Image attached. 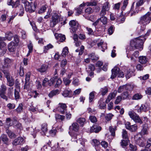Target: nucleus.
I'll use <instances>...</instances> for the list:
<instances>
[{
    "label": "nucleus",
    "mask_w": 151,
    "mask_h": 151,
    "mask_svg": "<svg viewBox=\"0 0 151 151\" xmlns=\"http://www.w3.org/2000/svg\"><path fill=\"white\" fill-rule=\"evenodd\" d=\"M146 38L142 36L132 40L130 42V50H133L135 49L142 50L143 49L144 42Z\"/></svg>",
    "instance_id": "f257e3e1"
},
{
    "label": "nucleus",
    "mask_w": 151,
    "mask_h": 151,
    "mask_svg": "<svg viewBox=\"0 0 151 151\" xmlns=\"http://www.w3.org/2000/svg\"><path fill=\"white\" fill-rule=\"evenodd\" d=\"M151 20V12H148L140 18L138 23L140 26V32H142L145 29L146 25L150 23Z\"/></svg>",
    "instance_id": "f03ea898"
},
{
    "label": "nucleus",
    "mask_w": 151,
    "mask_h": 151,
    "mask_svg": "<svg viewBox=\"0 0 151 151\" xmlns=\"http://www.w3.org/2000/svg\"><path fill=\"white\" fill-rule=\"evenodd\" d=\"M63 20L61 16L56 13L55 11L53 12V14L51 20L50 21V26L53 27L59 22Z\"/></svg>",
    "instance_id": "7ed1b4c3"
},
{
    "label": "nucleus",
    "mask_w": 151,
    "mask_h": 151,
    "mask_svg": "<svg viewBox=\"0 0 151 151\" xmlns=\"http://www.w3.org/2000/svg\"><path fill=\"white\" fill-rule=\"evenodd\" d=\"M14 60L13 59L8 58H5L3 61L4 64L1 67V70L3 72L4 70L9 71L8 68L13 64Z\"/></svg>",
    "instance_id": "20e7f679"
},
{
    "label": "nucleus",
    "mask_w": 151,
    "mask_h": 151,
    "mask_svg": "<svg viewBox=\"0 0 151 151\" xmlns=\"http://www.w3.org/2000/svg\"><path fill=\"white\" fill-rule=\"evenodd\" d=\"M112 74L110 78L113 79L117 76L119 77L123 78L124 76V74L122 71H120L119 68L117 67H114L111 70Z\"/></svg>",
    "instance_id": "39448f33"
},
{
    "label": "nucleus",
    "mask_w": 151,
    "mask_h": 151,
    "mask_svg": "<svg viewBox=\"0 0 151 151\" xmlns=\"http://www.w3.org/2000/svg\"><path fill=\"white\" fill-rule=\"evenodd\" d=\"M3 73L4 74V76L6 78L7 85L9 86L12 87L14 84V79L10 75L9 71H6L4 70Z\"/></svg>",
    "instance_id": "423d86ee"
},
{
    "label": "nucleus",
    "mask_w": 151,
    "mask_h": 151,
    "mask_svg": "<svg viewBox=\"0 0 151 151\" xmlns=\"http://www.w3.org/2000/svg\"><path fill=\"white\" fill-rule=\"evenodd\" d=\"M128 114L130 118L133 120L136 123L142 124L143 122L139 116L133 111H130L129 112Z\"/></svg>",
    "instance_id": "0eeeda50"
},
{
    "label": "nucleus",
    "mask_w": 151,
    "mask_h": 151,
    "mask_svg": "<svg viewBox=\"0 0 151 151\" xmlns=\"http://www.w3.org/2000/svg\"><path fill=\"white\" fill-rule=\"evenodd\" d=\"M22 2L24 4L26 11L29 12H32L35 10V3L33 5H32V2L29 3L27 1L25 0H22Z\"/></svg>",
    "instance_id": "6e6552de"
},
{
    "label": "nucleus",
    "mask_w": 151,
    "mask_h": 151,
    "mask_svg": "<svg viewBox=\"0 0 151 151\" xmlns=\"http://www.w3.org/2000/svg\"><path fill=\"white\" fill-rule=\"evenodd\" d=\"M50 86H51L55 82V87L56 88L58 87L61 84L62 81L61 79L58 78L57 76H55L51 78L50 80Z\"/></svg>",
    "instance_id": "1a4fd4ad"
},
{
    "label": "nucleus",
    "mask_w": 151,
    "mask_h": 151,
    "mask_svg": "<svg viewBox=\"0 0 151 151\" xmlns=\"http://www.w3.org/2000/svg\"><path fill=\"white\" fill-rule=\"evenodd\" d=\"M6 89V86L4 84H2L0 87V96L6 101L8 100V97L5 95Z\"/></svg>",
    "instance_id": "9d476101"
},
{
    "label": "nucleus",
    "mask_w": 151,
    "mask_h": 151,
    "mask_svg": "<svg viewBox=\"0 0 151 151\" xmlns=\"http://www.w3.org/2000/svg\"><path fill=\"white\" fill-rule=\"evenodd\" d=\"M69 24L70 27V29L71 33H74L77 30L78 26V24L77 22L72 20L70 22Z\"/></svg>",
    "instance_id": "9b49d317"
},
{
    "label": "nucleus",
    "mask_w": 151,
    "mask_h": 151,
    "mask_svg": "<svg viewBox=\"0 0 151 151\" xmlns=\"http://www.w3.org/2000/svg\"><path fill=\"white\" fill-rule=\"evenodd\" d=\"M144 2H145V0H139L137 2L136 4V11H134L133 12H132V6L131 10L129 13L130 14V16L134 15L137 13H138V7L144 4Z\"/></svg>",
    "instance_id": "f8f14e48"
},
{
    "label": "nucleus",
    "mask_w": 151,
    "mask_h": 151,
    "mask_svg": "<svg viewBox=\"0 0 151 151\" xmlns=\"http://www.w3.org/2000/svg\"><path fill=\"white\" fill-rule=\"evenodd\" d=\"M126 128L132 132H134L137 131L138 129V126L136 124L131 125L129 122H127L125 124Z\"/></svg>",
    "instance_id": "ddd939ff"
},
{
    "label": "nucleus",
    "mask_w": 151,
    "mask_h": 151,
    "mask_svg": "<svg viewBox=\"0 0 151 151\" xmlns=\"http://www.w3.org/2000/svg\"><path fill=\"white\" fill-rule=\"evenodd\" d=\"M109 3L108 2H106L104 3L102 6L101 10L100 13L101 16L104 15L106 13V11H108L109 9Z\"/></svg>",
    "instance_id": "4468645a"
},
{
    "label": "nucleus",
    "mask_w": 151,
    "mask_h": 151,
    "mask_svg": "<svg viewBox=\"0 0 151 151\" xmlns=\"http://www.w3.org/2000/svg\"><path fill=\"white\" fill-rule=\"evenodd\" d=\"M67 106L65 104L60 103L59 104L58 107V110L61 114H64L66 110Z\"/></svg>",
    "instance_id": "2eb2a0df"
},
{
    "label": "nucleus",
    "mask_w": 151,
    "mask_h": 151,
    "mask_svg": "<svg viewBox=\"0 0 151 151\" xmlns=\"http://www.w3.org/2000/svg\"><path fill=\"white\" fill-rule=\"evenodd\" d=\"M30 73L29 72L27 73L25 75V82L24 86V88L26 90L29 88V81L30 79Z\"/></svg>",
    "instance_id": "dca6fc26"
},
{
    "label": "nucleus",
    "mask_w": 151,
    "mask_h": 151,
    "mask_svg": "<svg viewBox=\"0 0 151 151\" xmlns=\"http://www.w3.org/2000/svg\"><path fill=\"white\" fill-rule=\"evenodd\" d=\"M16 44L14 42H11L8 45V49L10 52H14L16 51Z\"/></svg>",
    "instance_id": "f3484780"
},
{
    "label": "nucleus",
    "mask_w": 151,
    "mask_h": 151,
    "mask_svg": "<svg viewBox=\"0 0 151 151\" xmlns=\"http://www.w3.org/2000/svg\"><path fill=\"white\" fill-rule=\"evenodd\" d=\"M97 45L99 48L101 50L104 52L105 49H106L107 47V44L106 43H104L102 40H101L99 42L97 43Z\"/></svg>",
    "instance_id": "a211bd4d"
},
{
    "label": "nucleus",
    "mask_w": 151,
    "mask_h": 151,
    "mask_svg": "<svg viewBox=\"0 0 151 151\" xmlns=\"http://www.w3.org/2000/svg\"><path fill=\"white\" fill-rule=\"evenodd\" d=\"M101 129V127L94 124L91 127L90 132L91 133L95 132L96 133L99 132Z\"/></svg>",
    "instance_id": "6ab92c4d"
},
{
    "label": "nucleus",
    "mask_w": 151,
    "mask_h": 151,
    "mask_svg": "<svg viewBox=\"0 0 151 151\" xmlns=\"http://www.w3.org/2000/svg\"><path fill=\"white\" fill-rule=\"evenodd\" d=\"M149 109V107L147 104H142L139 108L137 110V112L138 113H141L142 111L145 112Z\"/></svg>",
    "instance_id": "aec40b11"
},
{
    "label": "nucleus",
    "mask_w": 151,
    "mask_h": 151,
    "mask_svg": "<svg viewBox=\"0 0 151 151\" xmlns=\"http://www.w3.org/2000/svg\"><path fill=\"white\" fill-rule=\"evenodd\" d=\"M19 1L17 0L15 2L13 1V0H8L7 4L8 5H11L12 8L16 7L19 4Z\"/></svg>",
    "instance_id": "412c9836"
},
{
    "label": "nucleus",
    "mask_w": 151,
    "mask_h": 151,
    "mask_svg": "<svg viewBox=\"0 0 151 151\" xmlns=\"http://www.w3.org/2000/svg\"><path fill=\"white\" fill-rule=\"evenodd\" d=\"M104 99L103 98H101L98 101V106L101 109H104L106 106V105L104 101Z\"/></svg>",
    "instance_id": "4be33fe9"
},
{
    "label": "nucleus",
    "mask_w": 151,
    "mask_h": 151,
    "mask_svg": "<svg viewBox=\"0 0 151 151\" xmlns=\"http://www.w3.org/2000/svg\"><path fill=\"white\" fill-rule=\"evenodd\" d=\"M23 141V138L21 137H19L15 139L12 142V144L13 145H15L21 144Z\"/></svg>",
    "instance_id": "5701e85b"
},
{
    "label": "nucleus",
    "mask_w": 151,
    "mask_h": 151,
    "mask_svg": "<svg viewBox=\"0 0 151 151\" xmlns=\"http://www.w3.org/2000/svg\"><path fill=\"white\" fill-rule=\"evenodd\" d=\"M79 125L76 123H73L72 125L70 126L69 129L70 130H72L75 132H77L79 129Z\"/></svg>",
    "instance_id": "b1692460"
},
{
    "label": "nucleus",
    "mask_w": 151,
    "mask_h": 151,
    "mask_svg": "<svg viewBox=\"0 0 151 151\" xmlns=\"http://www.w3.org/2000/svg\"><path fill=\"white\" fill-rule=\"evenodd\" d=\"M20 91V88L19 86L17 85L16 86V88L15 89L14 91V96L15 99H18L19 98V92Z\"/></svg>",
    "instance_id": "393cba45"
},
{
    "label": "nucleus",
    "mask_w": 151,
    "mask_h": 151,
    "mask_svg": "<svg viewBox=\"0 0 151 151\" xmlns=\"http://www.w3.org/2000/svg\"><path fill=\"white\" fill-rule=\"evenodd\" d=\"M72 92L70 90H65L62 93V95L64 97H71Z\"/></svg>",
    "instance_id": "a878e982"
},
{
    "label": "nucleus",
    "mask_w": 151,
    "mask_h": 151,
    "mask_svg": "<svg viewBox=\"0 0 151 151\" xmlns=\"http://www.w3.org/2000/svg\"><path fill=\"white\" fill-rule=\"evenodd\" d=\"M56 38L57 39H59L60 41L63 42L65 39V35H62L61 34H58L55 33V34Z\"/></svg>",
    "instance_id": "bb28decb"
},
{
    "label": "nucleus",
    "mask_w": 151,
    "mask_h": 151,
    "mask_svg": "<svg viewBox=\"0 0 151 151\" xmlns=\"http://www.w3.org/2000/svg\"><path fill=\"white\" fill-rule=\"evenodd\" d=\"M146 141L143 138L139 139L137 142V144L141 147H143L145 145Z\"/></svg>",
    "instance_id": "cd10ccee"
},
{
    "label": "nucleus",
    "mask_w": 151,
    "mask_h": 151,
    "mask_svg": "<svg viewBox=\"0 0 151 151\" xmlns=\"http://www.w3.org/2000/svg\"><path fill=\"white\" fill-rule=\"evenodd\" d=\"M139 62L142 64L146 63L147 60L146 57L145 56H141L139 57Z\"/></svg>",
    "instance_id": "c85d7f7f"
},
{
    "label": "nucleus",
    "mask_w": 151,
    "mask_h": 151,
    "mask_svg": "<svg viewBox=\"0 0 151 151\" xmlns=\"http://www.w3.org/2000/svg\"><path fill=\"white\" fill-rule=\"evenodd\" d=\"M109 131L111 133V135L112 136L114 137L115 135V131L116 130V126H110L109 127Z\"/></svg>",
    "instance_id": "c756f323"
},
{
    "label": "nucleus",
    "mask_w": 151,
    "mask_h": 151,
    "mask_svg": "<svg viewBox=\"0 0 151 151\" xmlns=\"http://www.w3.org/2000/svg\"><path fill=\"white\" fill-rule=\"evenodd\" d=\"M125 76L126 77V78L127 79H128L131 76L132 73V70H131L130 69H128V68L127 70H126L125 71Z\"/></svg>",
    "instance_id": "7c9ffc66"
},
{
    "label": "nucleus",
    "mask_w": 151,
    "mask_h": 151,
    "mask_svg": "<svg viewBox=\"0 0 151 151\" xmlns=\"http://www.w3.org/2000/svg\"><path fill=\"white\" fill-rule=\"evenodd\" d=\"M13 36V35L12 33L10 32H8L6 33L5 37V38L6 40L7 39L10 41L12 40Z\"/></svg>",
    "instance_id": "2f4dec72"
},
{
    "label": "nucleus",
    "mask_w": 151,
    "mask_h": 151,
    "mask_svg": "<svg viewBox=\"0 0 151 151\" xmlns=\"http://www.w3.org/2000/svg\"><path fill=\"white\" fill-rule=\"evenodd\" d=\"M41 129L44 134H45L47 131L48 129L47 124L46 123H44L41 125Z\"/></svg>",
    "instance_id": "473e14b6"
},
{
    "label": "nucleus",
    "mask_w": 151,
    "mask_h": 151,
    "mask_svg": "<svg viewBox=\"0 0 151 151\" xmlns=\"http://www.w3.org/2000/svg\"><path fill=\"white\" fill-rule=\"evenodd\" d=\"M143 96L140 94L137 93L134 94L132 97V99L134 100H139L142 98Z\"/></svg>",
    "instance_id": "72a5a7b5"
},
{
    "label": "nucleus",
    "mask_w": 151,
    "mask_h": 151,
    "mask_svg": "<svg viewBox=\"0 0 151 151\" xmlns=\"http://www.w3.org/2000/svg\"><path fill=\"white\" fill-rule=\"evenodd\" d=\"M108 88L105 86L100 89V92L102 96H104L108 92Z\"/></svg>",
    "instance_id": "f704fd0d"
},
{
    "label": "nucleus",
    "mask_w": 151,
    "mask_h": 151,
    "mask_svg": "<svg viewBox=\"0 0 151 151\" xmlns=\"http://www.w3.org/2000/svg\"><path fill=\"white\" fill-rule=\"evenodd\" d=\"M59 93V90H55L52 91L49 94L48 96L50 98L52 97L53 96L58 94Z\"/></svg>",
    "instance_id": "c9c22d12"
},
{
    "label": "nucleus",
    "mask_w": 151,
    "mask_h": 151,
    "mask_svg": "<svg viewBox=\"0 0 151 151\" xmlns=\"http://www.w3.org/2000/svg\"><path fill=\"white\" fill-rule=\"evenodd\" d=\"M0 138L4 143L5 144L7 143L8 141V139L6 135L4 134L1 135Z\"/></svg>",
    "instance_id": "e433bc0d"
},
{
    "label": "nucleus",
    "mask_w": 151,
    "mask_h": 151,
    "mask_svg": "<svg viewBox=\"0 0 151 151\" xmlns=\"http://www.w3.org/2000/svg\"><path fill=\"white\" fill-rule=\"evenodd\" d=\"M6 132L9 137L11 138H14L16 137V135L13 132H12L11 131L9 130V129H6Z\"/></svg>",
    "instance_id": "4c0bfd02"
},
{
    "label": "nucleus",
    "mask_w": 151,
    "mask_h": 151,
    "mask_svg": "<svg viewBox=\"0 0 151 151\" xmlns=\"http://www.w3.org/2000/svg\"><path fill=\"white\" fill-rule=\"evenodd\" d=\"M129 142L128 139L122 140L120 142L121 145L124 148L128 145Z\"/></svg>",
    "instance_id": "58836bf2"
},
{
    "label": "nucleus",
    "mask_w": 151,
    "mask_h": 151,
    "mask_svg": "<svg viewBox=\"0 0 151 151\" xmlns=\"http://www.w3.org/2000/svg\"><path fill=\"white\" fill-rule=\"evenodd\" d=\"M117 93V91L116 90L114 91L113 92L110 93L108 96V97L111 100L116 96Z\"/></svg>",
    "instance_id": "ea45409f"
},
{
    "label": "nucleus",
    "mask_w": 151,
    "mask_h": 151,
    "mask_svg": "<svg viewBox=\"0 0 151 151\" xmlns=\"http://www.w3.org/2000/svg\"><path fill=\"white\" fill-rule=\"evenodd\" d=\"M117 93V91L116 90L114 91L113 92L110 93L108 96V97L111 100L116 96Z\"/></svg>",
    "instance_id": "a19ab883"
},
{
    "label": "nucleus",
    "mask_w": 151,
    "mask_h": 151,
    "mask_svg": "<svg viewBox=\"0 0 151 151\" xmlns=\"http://www.w3.org/2000/svg\"><path fill=\"white\" fill-rule=\"evenodd\" d=\"M117 93V91L116 90L114 91L113 92L110 93L108 96V97L111 100L116 96Z\"/></svg>",
    "instance_id": "79ce46f5"
},
{
    "label": "nucleus",
    "mask_w": 151,
    "mask_h": 151,
    "mask_svg": "<svg viewBox=\"0 0 151 151\" xmlns=\"http://www.w3.org/2000/svg\"><path fill=\"white\" fill-rule=\"evenodd\" d=\"M117 93V91L116 90L114 91L113 92L110 93L108 96V97L111 100L116 96Z\"/></svg>",
    "instance_id": "37998d69"
},
{
    "label": "nucleus",
    "mask_w": 151,
    "mask_h": 151,
    "mask_svg": "<svg viewBox=\"0 0 151 151\" xmlns=\"http://www.w3.org/2000/svg\"><path fill=\"white\" fill-rule=\"evenodd\" d=\"M96 93L94 91H93L90 93L89 95V102H91L93 100L95 97L94 94Z\"/></svg>",
    "instance_id": "c03bdc74"
},
{
    "label": "nucleus",
    "mask_w": 151,
    "mask_h": 151,
    "mask_svg": "<svg viewBox=\"0 0 151 151\" xmlns=\"http://www.w3.org/2000/svg\"><path fill=\"white\" fill-rule=\"evenodd\" d=\"M86 121L84 118H80L78 119L77 122L80 124L81 126H83L86 123Z\"/></svg>",
    "instance_id": "a18cd8bd"
},
{
    "label": "nucleus",
    "mask_w": 151,
    "mask_h": 151,
    "mask_svg": "<svg viewBox=\"0 0 151 151\" xmlns=\"http://www.w3.org/2000/svg\"><path fill=\"white\" fill-rule=\"evenodd\" d=\"M47 66L45 65H42L40 68H39L37 70L41 73L45 72L47 70Z\"/></svg>",
    "instance_id": "49530a36"
},
{
    "label": "nucleus",
    "mask_w": 151,
    "mask_h": 151,
    "mask_svg": "<svg viewBox=\"0 0 151 151\" xmlns=\"http://www.w3.org/2000/svg\"><path fill=\"white\" fill-rule=\"evenodd\" d=\"M68 52V47H66L63 48L62 53V56L64 57L66 56Z\"/></svg>",
    "instance_id": "de8ad7c7"
},
{
    "label": "nucleus",
    "mask_w": 151,
    "mask_h": 151,
    "mask_svg": "<svg viewBox=\"0 0 151 151\" xmlns=\"http://www.w3.org/2000/svg\"><path fill=\"white\" fill-rule=\"evenodd\" d=\"M122 136L124 139H128L127 133L126 130H122Z\"/></svg>",
    "instance_id": "09e8293b"
},
{
    "label": "nucleus",
    "mask_w": 151,
    "mask_h": 151,
    "mask_svg": "<svg viewBox=\"0 0 151 151\" xmlns=\"http://www.w3.org/2000/svg\"><path fill=\"white\" fill-rule=\"evenodd\" d=\"M86 4L88 6H95L97 5V2L96 0H91L90 2H86Z\"/></svg>",
    "instance_id": "8fccbe9b"
},
{
    "label": "nucleus",
    "mask_w": 151,
    "mask_h": 151,
    "mask_svg": "<svg viewBox=\"0 0 151 151\" xmlns=\"http://www.w3.org/2000/svg\"><path fill=\"white\" fill-rule=\"evenodd\" d=\"M126 91L125 85L120 86L118 89V92L119 93H121L123 92H124Z\"/></svg>",
    "instance_id": "3c124183"
},
{
    "label": "nucleus",
    "mask_w": 151,
    "mask_h": 151,
    "mask_svg": "<svg viewBox=\"0 0 151 151\" xmlns=\"http://www.w3.org/2000/svg\"><path fill=\"white\" fill-rule=\"evenodd\" d=\"M125 87L126 91H132L134 88V86L133 85L130 84H128L125 85Z\"/></svg>",
    "instance_id": "603ef678"
},
{
    "label": "nucleus",
    "mask_w": 151,
    "mask_h": 151,
    "mask_svg": "<svg viewBox=\"0 0 151 151\" xmlns=\"http://www.w3.org/2000/svg\"><path fill=\"white\" fill-rule=\"evenodd\" d=\"M141 134L143 135L148 134L147 127V126L143 127L141 131Z\"/></svg>",
    "instance_id": "864d4df0"
},
{
    "label": "nucleus",
    "mask_w": 151,
    "mask_h": 151,
    "mask_svg": "<svg viewBox=\"0 0 151 151\" xmlns=\"http://www.w3.org/2000/svg\"><path fill=\"white\" fill-rule=\"evenodd\" d=\"M18 8H19V12H18L19 15L20 16H23L24 13V8L21 6H20L18 7Z\"/></svg>",
    "instance_id": "5fc2aeb1"
},
{
    "label": "nucleus",
    "mask_w": 151,
    "mask_h": 151,
    "mask_svg": "<svg viewBox=\"0 0 151 151\" xmlns=\"http://www.w3.org/2000/svg\"><path fill=\"white\" fill-rule=\"evenodd\" d=\"M23 106V105L22 103L19 104L17 108L15 109L16 111L18 113H20L22 111Z\"/></svg>",
    "instance_id": "6e6d98bb"
},
{
    "label": "nucleus",
    "mask_w": 151,
    "mask_h": 151,
    "mask_svg": "<svg viewBox=\"0 0 151 151\" xmlns=\"http://www.w3.org/2000/svg\"><path fill=\"white\" fill-rule=\"evenodd\" d=\"M53 46L50 44H49L47 45V46H45L44 47V52H45V53H46L47 52V50L50 49H51V48H52L53 47Z\"/></svg>",
    "instance_id": "4d7b16f0"
},
{
    "label": "nucleus",
    "mask_w": 151,
    "mask_h": 151,
    "mask_svg": "<svg viewBox=\"0 0 151 151\" xmlns=\"http://www.w3.org/2000/svg\"><path fill=\"white\" fill-rule=\"evenodd\" d=\"M93 10L90 7H88L86 9L85 12L87 14H90L92 13Z\"/></svg>",
    "instance_id": "13d9d810"
},
{
    "label": "nucleus",
    "mask_w": 151,
    "mask_h": 151,
    "mask_svg": "<svg viewBox=\"0 0 151 151\" xmlns=\"http://www.w3.org/2000/svg\"><path fill=\"white\" fill-rule=\"evenodd\" d=\"M89 57L93 60H96L98 59V58L95 55L94 53L90 54L89 55Z\"/></svg>",
    "instance_id": "bf43d9fd"
},
{
    "label": "nucleus",
    "mask_w": 151,
    "mask_h": 151,
    "mask_svg": "<svg viewBox=\"0 0 151 151\" xmlns=\"http://www.w3.org/2000/svg\"><path fill=\"white\" fill-rule=\"evenodd\" d=\"M100 19L104 24H106L107 23V19L105 17H102Z\"/></svg>",
    "instance_id": "052dcab7"
},
{
    "label": "nucleus",
    "mask_w": 151,
    "mask_h": 151,
    "mask_svg": "<svg viewBox=\"0 0 151 151\" xmlns=\"http://www.w3.org/2000/svg\"><path fill=\"white\" fill-rule=\"evenodd\" d=\"M2 40L0 41V49L4 50L6 49H5L6 44Z\"/></svg>",
    "instance_id": "680f3d73"
},
{
    "label": "nucleus",
    "mask_w": 151,
    "mask_h": 151,
    "mask_svg": "<svg viewBox=\"0 0 151 151\" xmlns=\"http://www.w3.org/2000/svg\"><path fill=\"white\" fill-rule=\"evenodd\" d=\"M139 55V52L138 51H136L134 52V53L133 54L132 56L131 57V59L132 60H133L134 61H135V59L133 57L134 56L136 58H137L138 57Z\"/></svg>",
    "instance_id": "e2e57ef3"
},
{
    "label": "nucleus",
    "mask_w": 151,
    "mask_h": 151,
    "mask_svg": "<svg viewBox=\"0 0 151 151\" xmlns=\"http://www.w3.org/2000/svg\"><path fill=\"white\" fill-rule=\"evenodd\" d=\"M114 116L111 113L106 114L105 118L107 121H109L111 119L112 117Z\"/></svg>",
    "instance_id": "0e129e2a"
},
{
    "label": "nucleus",
    "mask_w": 151,
    "mask_h": 151,
    "mask_svg": "<svg viewBox=\"0 0 151 151\" xmlns=\"http://www.w3.org/2000/svg\"><path fill=\"white\" fill-rule=\"evenodd\" d=\"M78 141H80V143L81 144V145H82L83 146L84 145L85 143L87 141L86 139L82 138L79 139V140L77 139L76 140V141L77 143L79 142Z\"/></svg>",
    "instance_id": "69168bd1"
},
{
    "label": "nucleus",
    "mask_w": 151,
    "mask_h": 151,
    "mask_svg": "<svg viewBox=\"0 0 151 151\" xmlns=\"http://www.w3.org/2000/svg\"><path fill=\"white\" fill-rule=\"evenodd\" d=\"M46 9V7L45 6H42L39 10L38 13L39 14H42L44 13Z\"/></svg>",
    "instance_id": "338daca9"
},
{
    "label": "nucleus",
    "mask_w": 151,
    "mask_h": 151,
    "mask_svg": "<svg viewBox=\"0 0 151 151\" xmlns=\"http://www.w3.org/2000/svg\"><path fill=\"white\" fill-rule=\"evenodd\" d=\"M122 97L120 96H118L115 100V101L114 102L115 104H118L121 101H122Z\"/></svg>",
    "instance_id": "774afa93"
}]
</instances>
